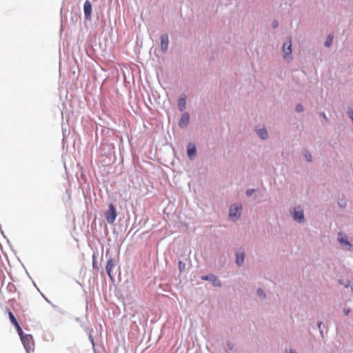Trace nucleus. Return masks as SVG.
<instances>
[{"mask_svg": "<svg viewBox=\"0 0 353 353\" xmlns=\"http://www.w3.org/2000/svg\"><path fill=\"white\" fill-rule=\"evenodd\" d=\"M283 59L287 61H290L292 59V42L291 39L288 42L285 43L283 45Z\"/></svg>", "mask_w": 353, "mask_h": 353, "instance_id": "obj_1", "label": "nucleus"}, {"mask_svg": "<svg viewBox=\"0 0 353 353\" xmlns=\"http://www.w3.org/2000/svg\"><path fill=\"white\" fill-rule=\"evenodd\" d=\"M105 219L109 223H113L117 217L116 209L113 204L110 203L108 210L105 212Z\"/></svg>", "mask_w": 353, "mask_h": 353, "instance_id": "obj_2", "label": "nucleus"}, {"mask_svg": "<svg viewBox=\"0 0 353 353\" xmlns=\"http://www.w3.org/2000/svg\"><path fill=\"white\" fill-rule=\"evenodd\" d=\"M241 211V205H233L230 208L229 216L230 219L234 221L240 217Z\"/></svg>", "mask_w": 353, "mask_h": 353, "instance_id": "obj_3", "label": "nucleus"}, {"mask_svg": "<svg viewBox=\"0 0 353 353\" xmlns=\"http://www.w3.org/2000/svg\"><path fill=\"white\" fill-rule=\"evenodd\" d=\"M115 267V263L114 261L112 259H110L106 264V272L108 274L110 279L113 281L114 279V275L112 274V270Z\"/></svg>", "mask_w": 353, "mask_h": 353, "instance_id": "obj_4", "label": "nucleus"}, {"mask_svg": "<svg viewBox=\"0 0 353 353\" xmlns=\"http://www.w3.org/2000/svg\"><path fill=\"white\" fill-rule=\"evenodd\" d=\"M293 218L294 220L299 222H303L304 221V214L302 209L297 208H294L293 212Z\"/></svg>", "mask_w": 353, "mask_h": 353, "instance_id": "obj_5", "label": "nucleus"}, {"mask_svg": "<svg viewBox=\"0 0 353 353\" xmlns=\"http://www.w3.org/2000/svg\"><path fill=\"white\" fill-rule=\"evenodd\" d=\"M92 4L90 1H85L83 6L84 14L86 19H90L92 14Z\"/></svg>", "mask_w": 353, "mask_h": 353, "instance_id": "obj_6", "label": "nucleus"}, {"mask_svg": "<svg viewBox=\"0 0 353 353\" xmlns=\"http://www.w3.org/2000/svg\"><path fill=\"white\" fill-rule=\"evenodd\" d=\"M169 40H168V36L167 34H163L161 37V49L163 51L167 50L168 47Z\"/></svg>", "mask_w": 353, "mask_h": 353, "instance_id": "obj_7", "label": "nucleus"}, {"mask_svg": "<svg viewBox=\"0 0 353 353\" xmlns=\"http://www.w3.org/2000/svg\"><path fill=\"white\" fill-rule=\"evenodd\" d=\"M189 120H190L189 114L188 113H184L180 119L179 126L181 128L185 127L188 124Z\"/></svg>", "mask_w": 353, "mask_h": 353, "instance_id": "obj_8", "label": "nucleus"}, {"mask_svg": "<svg viewBox=\"0 0 353 353\" xmlns=\"http://www.w3.org/2000/svg\"><path fill=\"white\" fill-rule=\"evenodd\" d=\"M187 152H188V155L190 157V159L194 158L195 157L196 152L195 145L192 143H190L188 145Z\"/></svg>", "mask_w": 353, "mask_h": 353, "instance_id": "obj_9", "label": "nucleus"}, {"mask_svg": "<svg viewBox=\"0 0 353 353\" xmlns=\"http://www.w3.org/2000/svg\"><path fill=\"white\" fill-rule=\"evenodd\" d=\"M186 105V99L185 97H181L178 100V106L180 111H183L185 108Z\"/></svg>", "mask_w": 353, "mask_h": 353, "instance_id": "obj_10", "label": "nucleus"}, {"mask_svg": "<svg viewBox=\"0 0 353 353\" xmlns=\"http://www.w3.org/2000/svg\"><path fill=\"white\" fill-rule=\"evenodd\" d=\"M245 255L243 252H238L236 254V263L239 266H241L244 262Z\"/></svg>", "mask_w": 353, "mask_h": 353, "instance_id": "obj_11", "label": "nucleus"}, {"mask_svg": "<svg viewBox=\"0 0 353 353\" xmlns=\"http://www.w3.org/2000/svg\"><path fill=\"white\" fill-rule=\"evenodd\" d=\"M21 339L26 348H27L28 347H30L29 344L32 339V337L30 335L26 334L25 336H21Z\"/></svg>", "mask_w": 353, "mask_h": 353, "instance_id": "obj_12", "label": "nucleus"}, {"mask_svg": "<svg viewBox=\"0 0 353 353\" xmlns=\"http://www.w3.org/2000/svg\"><path fill=\"white\" fill-rule=\"evenodd\" d=\"M256 132L262 139H265L268 137V132L265 128L256 129Z\"/></svg>", "mask_w": 353, "mask_h": 353, "instance_id": "obj_13", "label": "nucleus"}, {"mask_svg": "<svg viewBox=\"0 0 353 353\" xmlns=\"http://www.w3.org/2000/svg\"><path fill=\"white\" fill-rule=\"evenodd\" d=\"M8 316H9V319H10L11 323L14 325H16L19 324V323L17 321L16 318L14 317L13 313L11 311H10V310L8 311Z\"/></svg>", "mask_w": 353, "mask_h": 353, "instance_id": "obj_14", "label": "nucleus"}, {"mask_svg": "<svg viewBox=\"0 0 353 353\" xmlns=\"http://www.w3.org/2000/svg\"><path fill=\"white\" fill-rule=\"evenodd\" d=\"M210 278H212V282L214 286H221V281L212 274H210Z\"/></svg>", "mask_w": 353, "mask_h": 353, "instance_id": "obj_15", "label": "nucleus"}, {"mask_svg": "<svg viewBox=\"0 0 353 353\" xmlns=\"http://www.w3.org/2000/svg\"><path fill=\"white\" fill-rule=\"evenodd\" d=\"M333 38H334L333 36L330 34L325 41V43H324L325 46L330 47L332 43Z\"/></svg>", "mask_w": 353, "mask_h": 353, "instance_id": "obj_16", "label": "nucleus"}, {"mask_svg": "<svg viewBox=\"0 0 353 353\" xmlns=\"http://www.w3.org/2000/svg\"><path fill=\"white\" fill-rule=\"evenodd\" d=\"M17 330V332L19 334V335L21 337V336H24L23 335V330H22V328L21 327V326L19 325V324H17L16 325H14Z\"/></svg>", "mask_w": 353, "mask_h": 353, "instance_id": "obj_17", "label": "nucleus"}, {"mask_svg": "<svg viewBox=\"0 0 353 353\" xmlns=\"http://www.w3.org/2000/svg\"><path fill=\"white\" fill-rule=\"evenodd\" d=\"M304 156L307 161H312V155L308 152H305Z\"/></svg>", "mask_w": 353, "mask_h": 353, "instance_id": "obj_18", "label": "nucleus"}, {"mask_svg": "<svg viewBox=\"0 0 353 353\" xmlns=\"http://www.w3.org/2000/svg\"><path fill=\"white\" fill-rule=\"evenodd\" d=\"M338 240L339 243H349L347 239L345 237H343L342 236H339L338 238Z\"/></svg>", "mask_w": 353, "mask_h": 353, "instance_id": "obj_19", "label": "nucleus"}, {"mask_svg": "<svg viewBox=\"0 0 353 353\" xmlns=\"http://www.w3.org/2000/svg\"><path fill=\"white\" fill-rule=\"evenodd\" d=\"M257 294H258V296H261V297H263V298H265V293H264V292H263V291L262 290H261V289H259V290H257Z\"/></svg>", "mask_w": 353, "mask_h": 353, "instance_id": "obj_20", "label": "nucleus"}, {"mask_svg": "<svg viewBox=\"0 0 353 353\" xmlns=\"http://www.w3.org/2000/svg\"><path fill=\"white\" fill-rule=\"evenodd\" d=\"M179 268L180 270V272H182L185 269V264L183 263L181 261L179 262Z\"/></svg>", "mask_w": 353, "mask_h": 353, "instance_id": "obj_21", "label": "nucleus"}, {"mask_svg": "<svg viewBox=\"0 0 353 353\" xmlns=\"http://www.w3.org/2000/svg\"><path fill=\"white\" fill-rule=\"evenodd\" d=\"M296 110L299 112H302L303 110V106L301 104L296 105Z\"/></svg>", "mask_w": 353, "mask_h": 353, "instance_id": "obj_22", "label": "nucleus"}, {"mask_svg": "<svg viewBox=\"0 0 353 353\" xmlns=\"http://www.w3.org/2000/svg\"><path fill=\"white\" fill-rule=\"evenodd\" d=\"M254 192V189H250L246 191V194L249 196H250Z\"/></svg>", "mask_w": 353, "mask_h": 353, "instance_id": "obj_23", "label": "nucleus"}, {"mask_svg": "<svg viewBox=\"0 0 353 353\" xmlns=\"http://www.w3.org/2000/svg\"><path fill=\"white\" fill-rule=\"evenodd\" d=\"M201 279L203 280H209V281H211L212 280V278H210V274L209 276H202Z\"/></svg>", "mask_w": 353, "mask_h": 353, "instance_id": "obj_24", "label": "nucleus"}, {"mask_svg": "<svg viewBox=\"0 0 353 353\" xmlns=\"http://www.w3.org/2000/svg\"><path fill=\"white\" fill-rule=\"evenodd\" d=\"M339 283L341 285H344L345 288H347V287L350 285V283H346V284H344L341 279H339Z\"/></svg>", "mask_w": 353, "mask_h": 353, "instance_id": "obj_25", "label": "nucleus"}, {"mask_svg": "<svg viewBox=\"0 0 353 353\" xmlns=\"http://www.w3.org/2000/svg\"><path fill=\"white\" fill-rule=\"evenodd\" d=\"M278 26H279V23H278V22L276 21H274L272 22V27L274 28H276Z\"/></svg>", "mask_w": 353, "mask_h": 353, "instance_id": "obj_26", "label": "nucleus"}, {"mask_svg": "<svg viewBox=\"0 0 353 353\" xmlns=\"http://www.w3.org/2000/svg\"><path fill=\"white\" fill-rule=\"evenodd\" d=\"M350 310V309H346V308H345L343 310V312H344V314H345V316H347L349 314Z\"/></svg>", "mask_w": 353, "mask_h": 353, "instance_id": "obj_27", "label": "nucleus"}, {"mask_svg": "<svg viewBox=\"0 0 353 353\" xmlns=\"http://www.w3.org/2000/svg\"><path fill=\"white\" fill-rule=\"evenodd\" d=\"M350 117L351 118L352 121L353 120V111H350L348 112Z\"/></svg>", "mask_w": 353, "mask_h": 353, "instance_id": "obj_28", "label": "nucleus"}, {"mask_svg": "<svg viewBox=\"0 0 353 353\" xmlns=\"http://www.w3.org/2000/svg\"><path fill=\"white\" fill-rule=\"evenodd\" d=\"M288 353H296V352H294V350H290V352Z\"/></svg>", "mask_w": 353, "mask_h": 353, "instance_id": "obj_29", "label": "nucleus"}, {"mask_svg": "<svg viewBox=\"0 0 353 353\" xmlns=\"http://www.w3.org/2000/svg\"><path fill=\"white\" fill-rule=\"evenodd\" d=\"M323 117H324L325 119H327L324 113L323 114Z\"/></svg>", "mask_w": 353, "mask_h": 353, "instance_id": "obj_30", "label": "nucleus"}, {"mask_svg": "<svg viewBox=\"0 0 353 353\" xmlns=\"http://www.w3.org/2000/svg\"><path fill=\"white\" fill-rule=\"evenodd\" d=\"M339 205L343 206V202L339 203Z\"/></svg>", "mask_w": 353, "mask_h": 353, "instance_id": "obj_31", "label": "nucleus"}, {"mask_svg": "<svg viewBox=\"0 0 353 353\" xmlns=\"http://www.w3.org/2000/svg\"><path fill=\"white\" fill-rule=\"evenodd\" d=\"M339 205L343 206V202L339 203Z\"/></svg>", "mask_w": 353, "mask_h": 353, "instance_id": "obj_32", "label": "nucleus"}]
</instances>
